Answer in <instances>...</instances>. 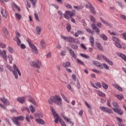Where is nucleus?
I'll return each mask as SVG.
<instances>
[{
  "label": "nucleus",
  "mask_w": 126,
  "mask_h": 126,
  "mask_svg": "<svg viewBox=\"0 0 126 126\" xmlns=\"http://www.w3.org/2000/svg\"><path fill=\"white\" fill-rule=\"evenodd\" d=\"M100 110L104 113H107V114H113V110L109 107L100 106L99 107Z\"/></svg>",
  "instance_id": "423d86ee"
},
{
  "label": "nucleus",
  "mask_w": 126,
  "mask_h": 126,
  "mask_svg": "<svg viewBox=\"0 0 126 126\" xmlns=\"http://www.w3.org/2000/svg\"><path fill=\"white\" fill-rule=\"evenodd\" d=\"M101 57L102 59H103V60H104L106 63L109 64L110 65H113L114 64L113 63V62H112V61L109 60V59H108L106 56L103 55H101Z\"/></svg>",
  "instance_id": "4468645a"
},
{
  "label": "nucleus",
  "mask_w": 126,
  "mask_h": 126,
  "mask_svg": "<svg viewBox=\"0 0 126 126\" xmlns=\"http://www.w3.org/2000/svg\"><path fill=\"white\" fill-rule=\"evenodd\" d=\"M50 109L54 118H56L55 119L54 123L58 124V122L59 121L62 126H66L65 123H64V122L63 121V119L59 116V114L56 113V111L55 110V109H54V107H53V106H50Z\"/></svg>",
  "instance_id": "f03ea898"
},
{
  "label": "nucleus",
  "mask_w": 126,
  "mask_h": 126,
  "mask_svg": "<svg viewBox=\"0 0 126 126\" xmlns=\"http://www.w3.org/2000/svg\"><path fill=\"white\" fill-rule=\"evenodd\" d=\"M86 30L88 33H90L91 34H93V33H94V32L90 29H87Z\"/></svg>",
  "instance_id": "4d7b16f0"
},
{
  "label": "nucleus",
  "mask_w": 126,
  "mask_h": 126,
  "mask_svg": "<svg viewBox=\"0 0 126 126\" xmlns=\"http://www.w3.org/2000/svg\"><path fill=\"white\" fill-rule=\"evenodd\" d=\"M31 66L33 67H36L37 68H41L42 63L41 61H36V62H32L31 64Z\"/></svg>",
  "instance_id": "0eeeda50"
},
{
  "label": "nucleus",
  "mask_w": 126,
  "mask_h": 126,
  "mask_svg": "<svg viewBox=\"0 0 126 126\" xmlns=\"http://www.w3.org/2000/svg\"><path fill=\"white\" fill-rule=\"evenodd\" d=\"M17 100L18 101V102H19V103H21V104H23V103L25 102V97H18L17 98Z\"/></svg>",
  "instance_id": "f3484780"
},
{
  "label": "nucleus",
  "mask_w": 126,
  "mask_h": 126,
  "mask_svg": "<svg viewBox=\"0 0 126 126\" xmlns=\"http://www.w3.org/2000/svg\"><path fill=\"white\" fill-rule=\"evenodd\" d=\"M68 13H69V15L70 17H72L74 14H75V11L74 10H72L71 11H68L67 12Z\"/></svg>",
  "instance_id": "bb28decb"
},
{
  "label": "nucleus",
  "mask_w": 126,
  "mask_h": 126,
  "mask_svg": "<svg viewBox=\"0 0 126 126\" xmlns=\"http://www.w3.org/2000/svg\"><path fill=\"white\" fill-rule=\"evenodd\" d=\"M26 120L27 121V122H28V123H30V116H29V115H26Z\"/></svg>",
  "instance_id": "864d4df0"
},
{
  "label": "nucleus",
  "mask_w": 126,
  "mask_h": 126,
  "mask_svg": "<svg viewBox=\"0 0 126 126\" xmlns=\"http://www.w3.org/2000/svg\"><path fill=\"white\" fill-rule=\"evenodd\" d=\"M93 63L95 65V66H96V67H99L100 69H103V64L99 63L98 61H93Z\"/></svg>",
  "instance_id": "f8f14e48"
},
{
  "label": "nucleus",
  "mask_w": 126,
  "mask_h": 126,
  "mask_svg": "<svg viewBox=\"0 0 126 126\" xmlns=\"http://www.w3.org/2000/svg\"><path fill=\"white\" fill-rule=\"evenodd\" d=\"M113 110L114 112L118 114V115H120V116H122L124 115V111L121 108H113Z\"/></svg>",
  "instance_id": "9b49d317"
},
{
  "label": "nucleus",
  "mask_w": 126,
  "mask_h": 126,
  "mask_svg": "<svg viewBox=\"0 0 126 126\" xmlns=\"http://www.w3.org/2000/svg\"><path fill=\"white\" fill-rule=\"evenodd\" d=\"M66 49L67 50H68L71 57H72L73 59H75L77 58V56L76 55V54L75 53V52H74V51H73L72 49L68 47H67Z\"/></svg>",
  "instance_id": "1a4fd4ad"
},
{
  "label": "nucleus",
  "mask_w": 126,
  "mask_h": 126,
  "mask_svg": "<svg viewBox=\"0 0 126 126\" xmlns=\"http://www.w3.org/2000/svg\"><path fill=\"white\" fill-rule=\"evenodd\" d=\"M102 85L104 89H105V90H107V89H108V85L106 84V83H104V82L102 83Z\"/></svg>",
  "instance_id": "4c0bfd02"
},
{
  "label": "nucleus",
  "mask_w": 126,
  "mask_h": 126,
  "mask_svg": "<svg viewBox=\"0 0 126 126\" xmlns=\"http://www.w3.org/2000/svg\"><path fill=\"white\" fill-rule=\"evenodd\" d=\"M96 45L99 51H101V52L104 51V50L103 49V46H102V45H101V43L97 42L96 43Z\"/></svg>",
  "instance_id": "5701e85b"
},
{
  "label": "nucleus",
  "mask_w": 126,
  "mask_h": 126,
  "mask_svg": "<svg viewBox=\"0 0 126 126\" xmlns=\"http://www.w3.org/2000/svg\"><path fill=\"white\" fill-rule=\"evenodd\" d=\"M15 18L16 19H18V20H20L21 18H22V16L20 15V14L18 13H15Z\"/></svg>",
  "instance_id": "2f4dec72"
},
{
  "label": "nucleus",
  "mask_w": 126,
  "mask_h": 126,
  "mask_svg": "<svg viewBox=\"0 0 126 126\" xmlns=\"http://www.w3.org/2000/svg\"><path fill=\"white\" fill-rule=\"evenodd\" d=\"M62 39H63L66 42L69 43H75V44H78V38H74L72 36H65L64 35H61Z\"/></svg>",
  "instance_id": "7ed1b4c3"
},
{
  "label": "nucleus",
  "mask_w": 126,
  "mask_h": 126,
  "mask_svg": "<svg viewBox=\"0 0 126 126\" xmlns=\"http://www.w3.org/2000/svg\"><path fill=\"white\" fill-rule=\"evenodd\" d=\"M20 46L21 47V49H23V50H24V49H26V46L23 43L21 44Z\"/></svg>",
  "instance_id": "69168bd1"
},
{
  "label": "nucleus",
  "mask_w": 126,
  "mask_h": 126,
  "mask_svg": "<svg viewBox=\"0 0 126 126\" xmlns=\"http://www.w3.org/2000/svg\"><path fill=\"white\" fill-rule=\"evenodd\" d=\"M116 119L118 121V126L119 125H121L122 123H123V120H122V119H121V118H120L119 117H116Z\"/></svg>",
  "instance_id": "37998d69"
},
{
  "label": "nucleus",
  "mask_w": 126,
  "mask_h": 126,
  "mask_svg": "<svg viewBox=\"0 0 126 126\" xmlns=\"http://www.w3.org/2000/svg\"><path fill=\"white\" fill-rule=\"evenodd\" d=\"M62 65L63 67L67 68V67H70V62H67L62 63Z\"/></svg>",
  "instance_id": "4be33fe9"
},
{
  "label": "nucleus",
  "mask_w": 126,
  "mask_h": 126,
  "mask_svg": "<svg viewBox=\"0 0 126 126\" xmlns=\"http://www.w3.org/2000/svg\"><path fill=\"white\" fill-rule=\"evenodd\" d=\"M118 57H120V58H121V59H122V60H124V61H125V62H126V55H125L123 53H119L118 54Z\"/></svg>",
  "instance_id": "412c9836"
},
{
  "label": "nucleus",
  "mask_w": 126,
  "mask_h": 126,
  "mask_svg": "<svg viewBox=\"0 0 126 126\" xmlns=\"http://www.w3.org/2000/svg\"><path fill=\"white\" fill-rule=\"evenodd\" d=\"M29 102H31V103L33 104V105H36V102H35V100H34L33 99L30 98L29 99Z\"/></svg>",
  "instance_id": "0e129e2a"
},
{
  "label": "nucleus",
  "mask_w": 126,
  "mask_h": 126,
  "mask_svg": "<svg viewBox=\"0 0 126 126\" xmlns=\"http://www.w3.org/2000/svg\"><path fill=\"white\" fill-rule=\"evenodd\" d=\"M32 53H33V54H36V55H37V54H38V49L36 48H34L33 49H32Z\"/></svg>",
  "instance_id": "09e8293b"
},
{
  "label": "nucleus",
  "mask_w": 126,
  "mask_h": 126,
  "mask_svg": "<svg viewBox=\"0 0 126 126\" xmlns=\"http://www.w3.org/2000/svg\"><path fill=\"white\" fill-rule=\"evenodd\" d=\"M0 48L4 49V48H6V45L0 42Z\"/></svg>",
  "instance_id": "6e6d98bb"
},
{
  "label": "nucleus",
  "mask_w": 126,
  "mask_h": 126,
  "mask_svg": "<svg viewBox=\"0 0 126 126\" xmlns=\"http://www.w3.org/2000/svg\"><path fill=\"white\" fill-rule=\"evenodd\" d=\"M97 93L100 97H105L106 96V94H105L102 93V92L100 91H98Z\"/></svg>",
  "instance_id": "58836bf2"
},
{
  "label": "nucleus",
  "mask_w": 126,
  "mask_h": 126,
  "mask_svg": "<svg viewBox=\"0 0 126 126\" xmlns=\"http://www.w3.org/2000/svg\"><path fill=\"white\" fill-rule=\"evenodd\" d=\"M120 17H121V18H122V19H124V20L126 21V16L123 15V14H121L120 15Z\"/></svg>",
  "instance_id": "774afa93"
},
{
  "label": "nucleus",
  "mask_w": 126,
  "mask_h": 126,
  "mask_svg": "<svg viewBox=\"0 0 126 126\" xmlns=\"http://www.w3.org/2000/svg\"><path fill=\"white\" fill-rule=\"evenodd\" d=\"M40 45L42 49L46 48V42L44 40H42L40 41Z\"/></svg>",
  "instance_id": "c85d7f7f"
},
{
  "label": "nucleus",
  "mask_w": 126,
  "mask_h": 126,
  "mask_svg": "<svg viewBox=\"0 0 126 126\" xmlns=\"http://www.w3.org/2000/svg\"><path fill=\"white\" fill-rule=\"evenodd\" d=\"M90 19H91V21H92V22L95 23V18L94 17H93V16H90Z\"/></svg>",
  "instance_id": "052dcab7"
},
{
  "label": "nucleus",
  "mask_w": 126,
  "mask_h": 126,
  "mask_svg": "<svg viewBox=\"0 0 126 126\" xmlns=\"http://www.w3.org/2000/svg\"><path fill=\"white\" fill-rule=\"evenodd\" d=\"M30 109L31 110V112L33 113H34V112H35V108H34V107H33V106L31 105L30 106Z\"/></svg>",
  "instance_id": "3c124183"
},
{
  "label": "nucleus",
  "mask_w": 126,
  "mask_h": 126,
  "mask_svg": "<svg viewBox=\"0 0 126 126\" xmlns=\"http://www.w3.org/2000/svg\"><path fill=\"white\" fill-rule=\"evenodd\" d=\"M30 0V1H31L33 6H35V5H36V2H37V0Z\"/></svg>",
  "instance_id": "5fc2aeb1"
},
{
  "label": "nucleus",
  "mask_w": 126,
  "mask_h": 126,
  "mask_svg": "<svg viewBox=\"0 0 126 126\" xmlns=\"http://www.w3.org/2000/svg\"><path fill=\"white\" fill-rule=\"evenodd\" d=\"M80 56L81 57H82V58H84L85 59H89V56H88L87 55L83 54V53H81L80 54Z\"/></svg>",
  "instance_id": "c03bdc74"
},
{
  "label": "nucleus",
  "mask_w": 126,
  "mask_h": 126,
  "mask_svg": "<svg viewBox=\"0 0 126 126\" xmlns=\"http://www.w3.org/2000/svg\"><path fill=\"white\" fill-rule=\"evenodd\" d=\"M110 35H112L113 36H116L117 37H118V36H119V34L115 32H112L110 33H109Z\"/></svg>",
  "instance_id": "49530a36"
},
{
  "label": "nucleus",
  "mask_w": 126,
  "mask_h": 126,
  "mask_svg": "<svg viewBox=\"0 0 126 126\" xmlns=\"http://www.w3.org/2000/svg\"><path fill=\"white\" fill-rule=\"evenodd\" d=\"M116 98H117V99H118L119 100H122L124 99V95L123 94H116Z\"/></svg>",
  "instance_id": "72a5a7b5"
},
{
  "label": "nucleus",
  "mask_w": 126,
  "mask_h": 126,
  "mask_svg": "<svg viewBox=\"0 0 126 126\" xmlns=\"http://www.w3.org/2000/svg\"><path fill=\"white\" fill-rule=\"evenodd\" d=\"M68 11H66L64 14V17L67 19V20H69V17L68 16L69 15V13L68 12H67Z\"/></svg>",
  "instance_id": "473e14b6"
},
{
  "label": "nucleus",
  "mask_w": 126,
  "mask_h": 126,
  "mask_svg": "<svg viewBox=\"0 0 126 126\" xmlns=\"http://www.w3.org/2000/svg\"><path fill=\"white\" fill-rule=\"evenodd\" d=\"M13 68L14 70L12 71L13 74L16 79H18V74L19 76H21V72L16 64L13 65Z\"/></svg>",
  "instance_id": "39448f33"
},
{
  "label": "nucleus",
  "mask_w": 126,
  "mask_h": 126,
  "mask_svg": "<svg viewBox=\"0 0 126 126\" xmlns=\"http://www.w3.org/2000/svg\"><path fill=\"white\" fill-rule=\"evenodd\" d=\"M70 47H71L73 50H78V45L76 44H70Z\"/></svg>",
  "instance_id": "cd10ccee"
},
{
  "label": "nucleus",
  "mask_w": 126,
  "mask_h": 126,
  "mask_svg": "<svg viewBox=\"0 0 126 126\" xmlns=\"http://www.w3.org/2000/svg\"><path fill=\"white\" fill-rule=\"evenodd\" d=\"M64 6H65V7H66L67 8L72 9V6H71V5L69 4H65L64 5Z\"/></svg>",
  "instance_id": "603ef678"
},
{
  "label": "nucleus",
  "mask_w": 126,
  "mask_h": 126,
  "mask_svg": "<svg viewBox=\"0 0 126 126\" xmlns=\"http://www.w3.org/2000/svg\"><path fill=\"white\" fill-rule=\"evenodd\" d=\"M110 103H111V99H107V105L108 107H111Z\"/></svg>",
  "instance_id": "680f3d73"
},
{
  "label": "nucleus",
  "mask_w": 126,
  "mask_h": 126,
  "mask_svg": "<svg viewBox=\"0 0 126 126\" xmlns=\"http://www.w3.org/2000/svg\"><path fill=\"white\" fill-rule=\"evenodd\" d=\"M102 69L105 68V69L109 70V66L106 63H102Z\"/></svg>",
  "instance_id": "a18cd8bd"
},
{
  "label": "nucleus",
  "mask_w": 126,
  "mask_h": 126,
  "mask_svg": "<svg viewBox=\"0 0 126 126\" xmlns=\"http://www.w3.org/2000/svg\"><path fill=\"white\" fill-rule=\"evenodd\" d=\"M7 50L9 53L11 54H13V48L10 46L7 47Z\"/></svg>",
  "instance_id": "de8ad7c7"
},
{
  "label": "nucleus",
  "mask_w": 126,
  "mask_h": 126,
  "mask_svg": "<svg viewBox=\"0 0 126 126\" xmlns=\"http://www.w3.org/2000/svg\"><path fill=\"white\" fill-rule=\"evenodd\" d=\"M7 58L9 59V63H12V61L13 60L12 59V55L11 54H9L8 55Z\"/></svg>",
  "instance_id": "f704fd0d"
},
{
  "label": "nucleus",
  "mask_w": 126,
  "mask_h": 126,
  "mask_svg": "<svg viewBox=\"0 0 126 126\" xmlns=\"http://www.w3.org/2000/svg\"><path fill=\"white\" fill-rule=\"evenodd\" d=\"M34 17H35V19L37 20V21H40V20H39V17L38 16V14L35 13H34Z\"/></svg>",
  "instance_id": "338daca9"
},
{
  "label": "nucleus",
  "mask_w": 126,
  "mask_h": 126,
  "mask_svg": "<svg viewBox=\"0 0 126 126\" xmlns=\"http://www.w3.org/2000/svg\"><path fill=\"white\" fill-rule=\"evenodd\" d=\"M36 29L38 35H40V34H41V28L39 26H37Z\"/></svg>",
  "instance_id": "e433bc0d"
},
{
  "label": "nucleus",
  "mask_w": 126,
  "mask_h": 126,
  "mask_svg": "<svg viewBox=\"0 0 126 126\" xmlns=\"http://www.w3.org/2000/svg\"><path fill=\"white\" fill-rule=\"evenodd\" d=\"M112 105L115 108H119V103L117 101H114L112 102Z\"/></svg>",
  "instance_id": "a19ab883"
},
{
  "label": "nucleus",
  "mask_w": 126,
  "mask_h": 126,
  "mask_svg": "<svg viewBox=\"0 0 126 126\" xmlns=\"http://www.w3.org/2000/svg\"><path fill=\"white\" fill-rule=\"evenodd\" d=\"M66 29L68 32H69L71 30V26L70 24H67L66 25Z\"/></svg>",
  "instance_id": "79ce46f5"
},
{
  "label": "nucleus",
  "mask_w": 126,
  "mask_h": 126,
  "mask_svg": "<svg viewBox=\"0 0 126 126\" xmlns=\"http://www.w3.org/2000/svg\"><path fill=\"white\" fill-rule=\"evenodd\" d=\"M63 99L60 95H55V96H51L50 98L48 99V103L51 105H53V103H55L58 106H62Z\"/></svg>",
  "instance_id": "f257e3e1"
},
{
  "label": "nucleus",
  "mask_w": 126,
  "mask_h": 126,
  "mask_svg": "<svg viewBox=\"0 0 126 126\" xmlns=\"http://www.w3.org/2000/svg\"><path fill=\"white\" fill-rule=\"evenodd\" d=\"M112 39L115 42V45L119 49H122V45L120 44V39L115 36L112 37Z\"/></svg>",
  "instance_id": "6e6552de"
},
{
  "label": "nucleus",
  "mask_w": 126,
  "mask_h": 126,
  "mask_svg": "<svg viewBox=\"0 0 126 126\" xmlns=\"http://www.w3.org/2000/svg\"><path fill=\"white\" fill-rule=\"evenodd\" d=\"M91 27L93 30H94L97 34H99V33L100 32V29L96 27L95 24H92L91 25Z\"/></svg>",
  "instance_id": "dca6fc26"
},
{
  "label": "nucleus",
  "mask_w": 126,
  "mask_h": 126,
  "mask_svg": "<svg viewBox=\"0 0 126 126\" xmlns=\"http://www.w3.org/2000/svg\"><path fill=\"white\" fill-rule=\"evenodd\" d=\"M63 119H64V120L65 121H66V122H67V123H69V124H71V125H72V126H73V125H74V123L71 121V119L70 118H68L67 117L64 116H63Z\"/></svg>",
  "instance_id": "aec40b11"
},
{
  "label": "nucleus",
  "mask_w": 126,
  "mask_h": 126,
  "mask_svg": "<svg viewBox=\"0 0 126 126\" xmlns=\"http://www.w3.org/2000/svg\"><path fill=\"white\" fill-rule=\"evenodd\" d=\"M12 121L16 126H20V122H19V121H24V116H20L18 117L14 116L13 118H12Z\"/></svg>",
  "instance_id": "20e7f679"
},
{
  "label": "nucleus",
  "mask_w": 126,
  "mask_h": 126,
  "mask_svg": "<svg viewBox=\"0 0 126 126\" xmlns=\"http://www.w3.org/2000/svg\"><path fill=\"white\" fill-rule=\"evenodd\" d=\"M16 42H17L18 46H20V45L21 44V40H20L19 37H17Z\"/></svg>",
  "instance_id": "ea45409f"
},
{
  "label": "nucleus",
  "mask_w": 126,
  "mask_h": 126,
  "mask_svg": "<svg viewBox=\"0 0 126 126\" xmlns=\"http://www.w3.org/2000/svg\"><path fill=\"white\" fill-rule=\"evenodd\" d=\"M67 89H68L70 91H72V88L71 87V85L70 84H68L67 85Z\"/></svg>",
  "instance_id": "13d9d810"
},
{
  "label": "nucleus",
  "mask_w": 126,
  "mask_h": 126,
  "mask_svg": "<svg viewBox=\"0 0 126 126\" xmlns=\"http://www.w3.org/2000/svg\"><path fill=\"white\" fill-rule=\"evenodd\" d=\"M1 13L4 18H7V14H6V11L2 8L1 9Z\"/></svg>",
  "instance_id": "a211bd4d"
},
{
  "label": "nucleus",
  "mask_w": 126,
  "mask_h": 126,
  "mask_svg": "<svg viewBox=\"0 0 126 126\" xmlns=\"http://www.w3.org/2000/svg\"><path fill=\"white\" fill-rule=\"evenodd\" d=\"M94 72H95V73H102V72L99 70L97 69H93L92 70Z\"/></svg>",
  "instance_id": "e2e57ef3"
},
{
  "label": "nucleus",
  "mask_w": 126,
  "mask_h": 126,
  "mask_svg": "<svg viewBox=\"0 0 126 126\" xmlns=\"http://www.w3.org/2000/svg\"><path fill=\"white\" fill-rule=\"evenodd\" d=\"M90 42L92 46V47H94V37L93 36H91L90 38Z\"/></svg>",
  "instance_id": "c756f323"
},
{
  "label": "nucleus",
  "mask_w": 126,
  "mask_h": 126,
  "mask_svg": "<svg viewBox=\"0 0 126 126\" xmlns=\"http://www.w3.org/2000/svg\"><path fill=\"white\" fill-rule=\"evenodd\" d=\"M88 3L89 4L91 12H92L93 14H96V11L95 10V8L94 6H93L92 4L89 2H88Z\"/></svg>",
  "instance_id": "ddd939ff"
},
{
  "label": "nucleus",
  "mask_w": 126,
  "mask_h": 126,
  "mask_svg": "<svg viewBox=\"0 0 126 126\" xmlns=\"http://www.w3.org/2000/svg\"><path fill=\"white\" fill-rule=\"evenodd\" d=\"M35 122H36V123H37V124H39V125H44V124H45L44 120H43L41 119H35Z\"/></svg>",
  "instance_id": "a878e982"
},
{
  "label": "nucleus",
  "mask_w": 126,
  "mask_h": 126,
  "mask_svg": "<svg viewBox=\"0 0 126 126\" xmlns=\"http://www.w3.org/2000/svg\"><path fill=\"white\" fill-rule=\"evenodd\" d=\"M77 63H80V64H81V65H84V63H83V62H82L79 59H77Z\"/></svg>",
  "instance_id": "8fccbe9b"
},
{
  "label": "nucleus",
  "mask_w": 126,
  "mask_h": 126,
  "mask_svg": "<svg viewBox=\"0 0 126 126\" xmlns=\"http://www.w3.org/2000/svg\"><path fill=\"white\" fill-rule=\"evenodd\" d=\"M80 46L83 50H87V47H86V46L85 45L83 44V43H81L80 44Z\"/></svg>",
  "instance_id": "bf43d9fd"
},
{
  "label": "nucleus",
  "mask_w": 126,
  "mask_h": 126,
  "mask_svg": "<svg viewBox=\"0 0 126 126\" xmlns=\"http://www.w3.org/2000/svg\"><path fill=\"white\" fill-rule=\"evenodd\" d=\"M0 57H1L6 63H7V58L6 57V51L3 50L2 51L0 49Z\"/></svg>",
  "instance_id": "9d476101"
},
{
  "label": "nucleus",
  "mask_w": 126,
  "mask_h": 126,
  "mask_svg": "<svg viewBox=\"0 0 126 126\" xmlns=\"http://www.w3.org/2000/svg\"><path fill=\"white\" fill-rule=\"evenodd\" d=\"M3 31L4 34L5 36H8V35H9L8 31H7V29L6 28L4 27L3 28Z\"/></svg>",
  "instance_id": "7c9ffc66"
},
{
  "label": "nucleus",
  "mask_w": 126,
  "mask_h": 126,
  "mask_svg": "<svg viewBox=\"0 0 126 126\" xmlns=\"http://www.w3.org/2000/svg\"><path fill=\"white\" fill-rule=\"evenodd\" d=\"M113 87H115L116 89H117L119 91H121V92L123 91V88L121 87V86H119V85L117 84H113Z\"/></svg>",
  "instance_id": "6ab92c4d"
},
{
  "label": "nucleus",
  "mask_w": 126,
  "mask_h": 126,
  "mask_svg": "<svg viewBox=\"0 0 126 126\" xmlns=\"http://www.w3.org/2000/svg\"><path fill=\"white\" fill-rule=\"evenodd\" d=\"M13 7H15V8H16L18 10V11H20L21 10V9H20V7L16 5L15 3H13Z\"/></svg>",
  "instance_id": "c9c22d12"
},
{
  "label": "nucleus",
  "mask_w": 126,
  "mask_h": 126,
  "mask_svg": "<svg viewBox=\"0 0 126 126\" xmlns=\"http://www.w3.org/2000/svg\"><path fill=\"white\" fill-rule=\"evenodd\" d=\"M84 7V6H83V5H80L79 6H73V8L75 9H77V10H81V9H83Z\"/></svg>",
  "instance_id": "393cba45"
},
{
  "label": "nucleus",
  "mask_w": 126,
  "mask_h": 126,
  "mask_svg": "<svg viewBox=\"0 0 126 126\" xmlns=\"http://www.w3.org/2000/svg\"><path fill=\"white\" fill-rule=\"evenodd\" d=\"M1 101L3 102V104H4L5 106H9L10 104V102H9V101L5 97H2L0 98Z\"/></svg>",
  "instance_id": "2eb2a0df"
},
{
  "label": "nucleus",
  "mask_w": 126,
  "mask_h": 126,
  "mask_svg": "<svg viewBox=\"0 0 126 126\" xmlns=\"http://www.w3.org/2000/svg\"><path fill=\"white\" fill-rule=\"evenodd\" d=\"M99 37L102 39L104 41H107L108 40V37L106 35V34L102 33L100 34Z\"/></svg>",
  "instance_id": "b1692460"
}]
</instances>
